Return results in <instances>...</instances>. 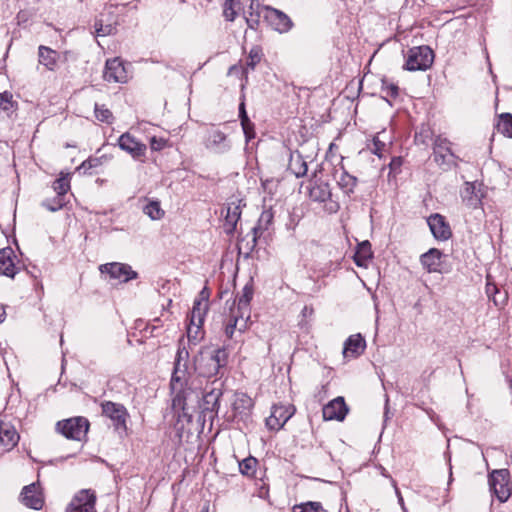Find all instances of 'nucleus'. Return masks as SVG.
<instances>
[{
  "label": "nucleus",
  "instance_id": "nucleus-12",
  "mask_svg": "<svg viewBox=\"0 0 512 512\" xmlns=\"http://www.w3.org/2000/svg\"><path fill=\"white\" fill-rule=\"evenodd\" d=\"M295 408L292 405L275 404L272 406L271 414L266 419V426L270 430H279L293 416Z\"/></svg>",
  "mask_w": 512,
  "mask_h": 512
},
{
  "label": "nucleus",
  "instance_id": "nucleus-16",
  "mask_svg": "<svg viewBox=\"0 0 512 512\" xmlns=\"http://www.w3.org/2000/svg\"><path fill=\"white\" fill-rule=\"evenodd\" d=\"M17 256L12 248L7 247L0 250V275L14 278L20 271L21 266L16 262Z\"/></svg>",
  "mask_w": 512,
  "mask_h": 512
},
{
  "label": "nucleus",
  "instance_id": "nucleus-37",
  "mask_svg": "<svg viewBox=\"0 0 512 512\" xmlns=\"http://www.w3.org/2000/svg\"><path fill=\"white\" fill-rule=\"evenodd\" d=\"M371 256L372 252L370 243L368 241H363L358 245L354 260L358 266H363L365 265V261L371 258Z\"/></svg>",
  "mask_w": 512,
  "mask_h": 512
},
{
  "label": "nucleus",
  "instance_id": "nucleus-30",
  "mask_svg": "<svg viewBox=\"0 0 512 512\" xmlns=\"http://www.w3.org/2000/svg\"><path fill=\"white\" fill-rule=\"evenodd\" d=\"M288 169L297 178L303 177L307 174L308 166L303 156L299 152H291L289 158Z\"/></svg>",
  "mask_w": 512,
  "mask_h": 512
},
{
  "label": "nucleus",
  "instance_id": "nucleus-50",
  "mask_svg": "<svg viewBox=\"0 0 512 512\" xmlns=\"http://www.w3.org/2000/svg\"><path fill=\"white\" fill-rule=\"evenodd\" d=\"M188 359H189L188 350L185 347H179L177 350L175 363L182 362V363L188 364Z\"/></svg>",
  "mask_w": 512,
  "mask_h": 512
},
{
  "label": "nucleus",
  "instance_id": "nucleus-53",
  "mask_svg": "<svg viewBox=\"0 0 512 512\" xmlns=\"http://www.w3.org/2000/svg\"><path fill=\"white\" fill-rule=\"evenodd\" d=\"M220 395H221V393L211 392L204 396V401L206 403H210L211 401H213V406H212L211 410H215V407L218 405V399H219Z\"/></svg>",
  "mask_w": 512,
  "mask_h": 512
},
{
  "label": "nucleus",
  "instance_id": "nucleus-28",
  "mask_svg": "<svg viewBox=\"0 0 512 512\" xmlns=\"http://www.w3.org/2000/svg\"><path fill=\"white\" fill-rule=\"evenodd\" d=\"M253 285L251 283H247L240 295L237 296V311L238 313H242V316H246V319H250V301L253 298Z\"/></svg>",
  "mask_w": 512,
  "mask_h": 512
},
{
  "label": "nucleus",
  "instance_id": "nucleus-18",
  "mask_svg": "<svg viewBox=\"0 0 512 512\" xmlns=\"http://www.w3.org/2000/svg\"><path fill=\"white\" fill-rule=\"evenodd\" d=\"M481 184L477 182H466L461 191V198L463 203L472 209L478 208L482 204L484 193Z\"/></svg>",
  "mask_w": 512,
  "mask_h": 512
},
{
  "label": "nucleus",
  "instance_id": "nucleus-49",
  "mask_svg": "<svg viewBox=\"0 0 512 512\" xmlns=\"http://www.w3.org/2000/svg\"><path fill=\"white\" fill-rule=\"evenodd\" d=\"M167 144V141L163 138H157V137H152L150 139V148L153 150V151H160L162 150Z\"/></svg>",
  "mask_w": 512,
  "mask_h": 512
},
{
  "label": "nucleus",
  "instance_id": "nucleus-54",
  "mask_svg": "<svg viewBox=\"0 0 512 512\" xmlns=\"http://www.w3.org/2000/svg\"><path fill=\"white\" fill-rule=\"evenodd\" d=\"M391 485L393 486V488H394V490H395V494H396V496H397L398 503L400 504V506H401L402 510H403L404 512H407L406 507H405V504H404L403 497H402L401 492H400V490H399V488H398V486H397V482H396V480L391 479Z\"/></svg>",
  "mask_w": 512,
  "mask_h": 512
},
{
  "label": "nucleus",
  "instance_id": "nucleus-39",
  "mask_svg": "<svg viewBox=\"0 0 512 512\" xmlns=\"http://www.w3.org/2000/svg\"><path fill=\"white\" fill-rule=\"evenodd\" d=\"M293 512H326L320 502L308 501L296 504L292 508Z\"/></svg>",
  "mask_w": 512,
  "mask_h": 512
},
{
  "label": "nucleus",
  "instance_id": "nucleus-38",
  "mask_svg": "<svg viewBox=\"0 0 512 512\" xmlns=\"http://www.w3.org/2000/svg\"><path fill=\"white\" fill-rule=\"evenodd\" d=\"M262 53L260 48L253 47L247 57L243 73L247 74L249 70H254L256 65L261 61Z\"/></svg>",
  "mask_w": 512,
  "mask_h": 512
},
{
  "label": "nucleus",
  "instance_id": "nucleus-44",
  "mask_svg": "<svg viewBox=\"0 0 512 512\" xmlns=\"http://www.w3.org/2000/svg\"><path fill=\"white\" fill-rule=\"evenodd\" d=\"M94 112L97 120L108 124L113 122L112 112L104 105L95 104Z\"/></svg>",
  "mask_w": 512,
  "mask_h": 512
},
{
  "label": "nucleus",
  "instance_id": "nucleus-36",
  "mask_svg": "<svg viewBox=\"0 0 512 512\" xmlns=\"http://www.w3.org/2000/svg\"><path fill=\"white\" fill-rule=\"evenodd\" d=\"M272 218L273 216L269 211H264L261 214L258 224L252 229L254 244L256 243L257 238L260 237V235L263 233V231L267 229L268 224H270Z\"/></svg>",
  "mask_w": 512,
  "mask_h": 512
},
{
  "label": "nucleus",
  "instance_id": "nucleus-34",
  "mask_svg": "<svg viewBox=\"0 0 512 512\" xmlns=\"http://www.w3.org/2000/svg\"><path fill=\"white\" fill-rule=\"evenodd\" d=\"M143 213L151 220H160L164 217V210L161 208L160 202L157 200L149 201L143 207Z\"/></svg>",
  "mask_w": 512,
  "mask_h": 512
},
{
  "label": "nucleus",
  "instance_id": "nucleus-25",
  "mask_svg": "<svg viewBox=\"0 0 512 512\" xmlns=\"http://www.w3.org/2000/svg\"><path fill=\"white\" fill-rule=\"evenodd\" d=\"M253 406L254 402L252 398L246 393H235L232 408L236 415L240 416L241 418L248 417Z\"/></svg>",
  "mask_w": 512,
  "mask_h": 512
},
{
  "label": "nucleus",
  "instance_id": "nucleus-47",
  "mask_svg": "<svg viewBox=\"0 0 512 512\" xmlns=\"http://www.w3.org/2000/svg\"><path fill=\"white\" fill-rule=\"evenodd\" d=\"M235 0H225L223 5V16L227 21H233L237 15Z\"/></svg>",
  "mask_w": 512,
  "mask_h": 512
},
{
  "label": "nucleus",
  "instance_id": "nucleus-32",
  "mask_svg": "<svg viewBox=\"0 0 512 512\" xmlns=\"http://www.w3.org/2000/svg\"><path fill=\"white\" fill-rule=\"evenodd\" d=\"M241 211L240 206L234 203L229 204L227 207V213L225 216L226 226H228L227 231L233 232L236 228V224L240 219Z\"/></svg>",
  "mask_w": 512,
  "mask_h": 512
},
{
  "label": "nucleus",
  "instance_id": "nucleus-19",
  "mask_svg": "<svg viewBox=\"0 0 512 512\" xmlns=\"http://www.w3.org/2000/svg\"><path fill=\"white\" fill-rule=\"evenodd\" d=\"M205 147L215 153L227 152L231 145L225 133L218 129H210L205 138Z\"/></svg>",
  "mask_w": 512,
  "mask_h": 512
},
{
  "label": "nucleus",
  "instance_id": "nucleus-2",
  "mask_svg": "<svg viewBox=\"0 0 512 512\" xmlns=\"http://www.w3.org/2000/svg\"><path fill=\"white\" fill-rule=\"evenodd\" d=\"M227 357L225 349L203 347L194 357V369L203 377L218 376L227 364Z\"/></svg>",
  "mask_w": 512,
  "mask_h": 512
},
{
  "label": "nucleus",
  "instance_id": "nucleus-15",
  "mask_svg": "<svg viewBox=\"0 0 512 512\" xmlns=\"http://www.w3.org/2000/svg\"><path fill=\"white\" fill-rule=\"evenodd\" d=\"M264 17L267 22L279 33H286L293 26V23L288 15L272 7L265 6Z\"/></svg>",
  "mask_w": 512,
  "mask_h": 512
},
{
  "label": "nucleus",
  "instance_id": "nucleus-33",
  "mask_svg": "<svg viewBox=\"0 0 512 512\" xmlns=\"http://www.w3.org/2000/svg\"><path fill=\"white\" fill-rule=\"evenodd\" d=\"M337 183L343 192L349 195L354 192V188L357 184V178L343 170L337 179Z\"/></svg>",
  "mask_w": 512,
  "mask_h": 512
},
{
  "label": "nucleus",
  "instance_id": "nucleus-55",
  "mask_svg": "<svg viewBox=\"0 0 512 512\" xmlns=\"http://www.w3.org/2000/svg\"><path fill=\"white\" fill-rule=\"evenodd\" d=\"M486 294L491 299L494 295L500 294L499 289L497 286L489 281V277H487V284H486Z\"/></svg>",
  "mask_w": 512,
  "mask_h": 512
},
{
  "label": "nucleus",
  "instance_id": "nucleus-62",
  "mask_svg": "<svg viewBox=\"0 0 512 512\" xmlns=\"http://www.w3.org/2000/svg\"><path fill=\"white\" fill-rule=\"evenodd\" d=\"M5 318V311L3 308L0 307V323L4 321Z\"/></svg>",
  "mask_w": 512,
  "mask_h": 512
},
{
  "label": "nucleus",
  "instance_id": "nucleus-10",
  "mask_svg": "<svg viewBox=\"0 0 512 512\" xmlns=\"http://www.w3.org/2000/svg\"><path fill=\"white\" fill-rule=\"evenodd\" d=\"M95 504V492L91 489H82L74 495L66 507V512H96Z\"/></svg>",
  "mask_w": 512,
  "mask_h": 512
},
{
  "label": "nucleus",
  "instance_id": "nucleus-46",
  "mask_svg": "<svg viewBox=\"0 0 512 512\" xmlns=\"http://www.w3.org/2000/svg\"><path fill=\"white\" fill-rule=\"evenodd\" d=\"M381 92L384 94L383 98L391 97L396 98L398 96L399 88L396 84L387 80H382Z\"/></svg>",
  "mask_w": 512,
  "mask_h": 512
},
{
  "label": "nucleus",
  "instance_id": "nucleus-22",
  "mask_svg": "<svg viewBox=\"0 0 512 512\" xmlns=\"http://www.w3.org/2000/svg\"><path fill=\"white\" fill-rule=\"evenodd\" d=\"M348 407L343 397L339 396L331 400L323 407L322 413L325 420L342 421L348 413Z\"/></svg>",
  "mask_w": 512,
  "mask_h": 512
},
{
  "label": "nucleus",
  "instance_id": "nucleus-61",
  "mask_svg": "<svg viewBox=\"0 0 512 512\" xmlns=\"http://www.w3.org/2000/svg\"><path fill=\"white\" fill-rule=\"evenodd\" d=\"M381 475H383L386 478H389L390 480L393 479L384 467H381Z\"/></svg>",
  "mask_w": 512,
  "mask_h": 512
},
{
  "label": "nucleus",
  "instance_id": "nucleus-24",
  "mask_svg": "<svg viewBox=\"0 0 512 512\" xmlns=\"http://www.w3.org/2000/svg\"><path fill=\"white\" fill-rule=\"evenodd\" d=\"M19 434L15 427L3 420H0V446L5 450L10 451L14 448L19 441Z\"/></svg>",
  "mask_w": 512,
  "mask_h": 512
},
{
  "label": "nucleus",
  "instance_id": "nucleus-41",
  "mask_svg": "<svg viewBox=\"0 0 512 512\" xmlns=\"http://www.w3.org/2000/svg\"><path fill=\"white\" fill-rule=\"evenodd\" d=\"M257 459L254 457H247L239 462V470L241 474L252 476L256 472Z\"/></svg>",
  "mask_w": 512,
  "mask_h": 512
},
{
  "label": "nucleus",
  "instance_id": "nucleus-21",
  "mask_svg": "<svg viewBox=\"0 0 512 512\" xmlns=\"http://www.w3.org/2000/svg\"><path fill=\"white\" fill-rule=\"evenodd\" d=\"M21 502L34 510L42 509L44 498L37 483L25 486L20 494Z\"/></svg>",
  "mask_w": 512,
  "mask_h": 512
},
{
  "label": "nucleus",
  "instance_id": "nucleus-56",
  "mask_svg": "<svg viewBox=\"0 0 512 512\" xmlns=\"http://www.w3.org/2000/svg\"><path fill=\"white\" fill-rule=\"evenodd\" d=\"M249 12L262 13L265 12V7L261 6L258 0H250V5L248 8Z\"/></svg>",
  "mask_w": 512,
  "mask_h": 512
},
{
  "label": "nucleus",
  "instance_id": "nucleus-27",
  "mask_svg": "<svg viewBox=\"0 0 512 512\" xmlns=\"http://www.w3.org/2000/svg\"><path fill=\"white\" fill-rule=\"evenodd\" d=\"M248 320L246 316H242V313H238L234 308L231 309L230 319L225 326V335L227 338L231 339L236 329L239 332H244L248 327Z\"/></svg>",
  "mask_w": 512,
  "mask_h": 512
},
{
  "label": "nucleus",
  "instance_id": "nucleus-51",
  "mask_svg": "<svg viewBox=\"0 0 512 512\" xmlns=\"http://www.w3.org/2000/svg\"><path fill=\"white\" fill-rule=\"evenodd\" d=\"M385 146H386L385 143L380 141L378 139V137H374L373 138V147L371 148V151L375 155L381 157L382 156V151L385 149Z\"/></svg>",
  "mask_w": 512,
  "mask_h": 512
},
{
  "label": "nucleus",
  "instance_id": "nucleus-60",
  "mask_svg": "<svg viewBox=\"0 0 512 512\" xmlns=\"http://www.w3.org/2000/svg\"><path fill=\"white\" fill-rule=\"evenodd\" d=\"M238 71H239V68L236 65H233L229 68L228 74L232 75V74L238 73Z\"/></svg>",
  "mask_w": 512,
  "mask_h": 512
},
{
  "label": "nucleus",
  "instance_id": "nucleus-4",
  "mask_svg": "<svg viewBox=\"0 0 512 512\" xmlns=\"http://www.w3.org/2000/svg\"><path fill=\"white\" fill-rule=\"evenodd\" d=\"M89 426L87 418L78 416L58 421L56 431L67 439L82 441L88 433Z\"/></svg>",
  "mask_w": 512,
  "mask_h": 512
},
{
  "label": "nucleus",
  "instance_id": "nucleus-42",
  "mask_svg": "<svg viewBox=\"0 0 512 512\" xmlns=\"http://www.w3.org/2000/svg\"><path fill=\"white\" fill-rule=\"evenodd\" d=\"M53 189L57 195L64 197L70 189V181L68 178V174L66 176H63V173H61V176L54 181Z\"/></svg>",
  "mask_w": 512,
  "mask_h": 512
},
{
  "label": "nucleus",
  "instance_id": "nucleus-57",
  "mask_svg": "<svg viewBox=\"0 0 512 512\" xmlns=\"http://www.w3.org/2000/svg\"><path fill=\"white\" fill-rule=\"evenodd\" d=\"M491 299H492L493 303L495 304V306L502 307L507 301V295H506V293L500 292V294L494 295Z\"/></svg>",
  "mask_w": 512,
  "mask_h": 512
},
{
  "label": "nucleus",
  "instance_id": "nucleus-48",
  "mask_svg": "<svg viewBox=\"0 0 512 512\" xmlns=\"http://www.w3.org/2000/svg\"><path fill=\"white\" fill-rule=\"evenodd\" d=\"M241 125H242V128H243V131H244V134L246 136V140L247 141H249V140H251L252 138L255 137L254 125L250 121V119H248V122H241Z\"/></svg>",
  "mask_w": 512,
  "mask_h": 512
},
{
  "label": "nucleus",
  "instance_id": "nucleus-13",
  "mask_svg": "<svg viewBox=\"0 0 512 512\" xmlns=\"http://www.w3.org/2000/svg\"><path fill=\"white\" fill-rule=\"evenodd\" d=\"M208 304L202 300H195L190 315V324L187 328V335L189 339L197 340L198 332L204 321V316L207 312Z\"/></svg>",
  "mask_w": 512,
  "mask_h": 512
},
{
  "label": "nucleus",
  "instance_id": "nucleus-14",
  "mask_svg": "<svg viewBox=\"0 0 512 512\" xmlns=\"http://www.w3.org/2000/svg\"><path fill=\"white\" fill-rule=\"evenodd\" d=\"M100 271L109 274L111 278L121 282H128L137 277V273L132 270L130 265L118 262L101 265Z\"/></svg>",
  "mask_w": 512,
  "mask_h": 512
},
{
  "label": "nucleus",
  "instance_id": "nucleus-45",
  "mask_svg": "<svg viewBox=\"0 0 512 512\" xmlns=\"http://www.w3.org/2000/svg\"><path fill=\"white\" fill-rule=\"evenodd\" d=\"M65 205L64 197L56 195L51 199H46L42 202V206L51 212L60 210Z\"/></svg>",
  "mask_w": 512,
  "mask_h": 512
},
{
  "label": "nucleus",
  "instance_id": "nucleus-9",
  "mask_svg": "<svg viewBox=\"0 0 512 512\" xmlns=\"http://www.w3.org/2000/svg\"><path fill=\"white\" fill-rule=\"evenodd\" d=\"M118 24V15L114 8L110 6L96 17L94 22L95 35L99 37L114 34Z\"/></svg>",
  "mask_w": 512,
  "mask_h": 512
},
{
  "label": "nucleus",
  "instance_id": "nucleus-58",
  "mask_svg": "<svg viewBox=\"0 0 512 512\" xmlns=\"http://www.w3.org/2000/svg\"><path fill=\"white\" fill-rule=\"evenodd\" d=\"M239 116H240L241 122H248L249 118L246 114L245 105L243 102L239 106Z\"/></svg>",
  "mask_w": 512,
  "mask_h": 512
},
{
  "label": "nucleus",
  "instance_id": "nucleus-35",
  "mask_svg": "<svg viewBox=\"0 0 512 512\" xmlns=\"http://www.w3.org/2000/svg\"><path fill=\"white\" fill-rule=\"evenodd\" d=\"M497 130L505 137L512 138V114L502 113L499 115Z\"/></svg>",
  "mask_w": 512,
  "mask_h": 512
},
{
  "label": "nucleus",
  "instance_id": "nucleus-20",
  "mask_svg": "<svg viewBox=\"0 0 512 512\" xmlns=\"http://www.w3.org/2000/svg\"><path fill=\"white\" fill-rule=\"evenodd\" d=\"M427 223L432 235L437 240L445 241L452 236L450 225L445 220L444 216L438 213L432 214L428 217Z\"/></svg>",
  "mask_w": 512,
  "mask_h": 512
},
{
  "label": "nucleus",
  "instance_id": "nucleus-59",
  "mask_svg": "<svg viewBox=\"0 0 512 512\" xmlns=\"http://www.w3.org/2000/svg\"><path fill=\"white\" fill-rule=\"evenodd\" d=\"M208 297H209V293L207 292V289L204 288L200 292V299L199 300H202L203 302H206L208 304Z\"/></svg>",
  "mask_w": 512,
  "mask_h": 512
},
{
  "label": "nucleus",
  "instance_id": "nucleus-6",
  "mask_svg": "<svg viewBox=\"0 0 512 512\" xmlns=\"http://www.w3.org/2000/svg\"><path fill=\"white\" fill-rule=\"evenodd\" d=\"M433 158L436 164L443 170H450L457 166L459 160L450 147V142L438 137L434 142Z\"/></svg>",
  "mask_w": 512,
  "mask_h": 512
},
{
  "label": "nucleus",
  "instance_id": "nucleus-26",
  "mask_svg": "<svg viewBox=\"0 0 512 512\" xmlns=\"http://www.w3.org/2000/svg\"><path fill=\"white\" fill-rule=\"evenodd\" d=\"M365 347V339L360 334L351 335L345 341L343 355L344 357L356 358L364 351Z\"/></svg>",
  "mask_w": 512,
  "mask_h": 512
},
{
  "label": "nucleus",
  "instance_id": "nucleus-29",
  "mask_svg": "<svg viewBox=\"0 0 512 512\" xmlns=\"http://www.w3.org/2000/svg\"><path fill=\"white\" fill-rule=\"evenodd\" d=\"M39 63L48 70L53 71L56 68L59 54L51 48L41 45L38 48Z\"/></svg>",
  "mask_w": 512,
  "mask_h": 512
},
{
  "label": "nucleus",
  "instance_id": "nucleus-17",
  "mask_svg": "<svg viewBox=\"0 0 512 512\" xmlns=\"http://www.w3.org/2000/svg\"><path fill=\"white\" fill-rule=\"evenodd\" d=\"M103 78L107 82L124 83L127 81V72L119 58L106 61Z\"/></svg>",
  "mask_w": 512,
  "mask_h": 512
},
{
  "label": "nucleus",
  "instance_id": "nucleus-11",
  "mask_svg": "<svg viewBox=\"0 0 512 512\" xmlns=\"http://www.w3.org/2000/svg\"><path fill=\"white\" fill-rule=\"evenodd\" d=\"M118 146L121 150L128 153L134 160L143 161L147 146L137 140L129 132H125L118 138Z\"/></svg>",
  "mask_w": 512,
  "mask_h": 512
},
{
  "label": "nucleus",
  "instance_id": "nucleus-5",
  "mask_svg": "<svg viewBox=\"0 0 512 512\" xmlns=\"http://www.w3.org/2000/svg\"><path fill=\"white\" fill-rule=\"evenodd\" d=\"M433 60L434 53L430 47L425 45L413 47L407 52L403 68L408 71H424L432 65Z\"/></svg>",
  "mask_w": 512,
  "mask_h": 512
},
{
  "label": "nucleus",
  "instance_id": "nucleus-23",
  "mask_svg": "<svg viewBox=\"0 0 512 512\" xmlns=\"http://www.w3.org/2000/svg\"><path fill=\"white\" fill-rule=\"evenodd\" d=\"M443 254L437 248H431L420 256V263L428 273H442Z\"/></svg>",
  "mask_w": 512,
  "mask_h": 512
},
{
  "label": "nucleus",
  "instance_id": "nucleus-7",
  "mask_svg": "<svg viewBox=\"0 0 512 512\" xmlns=\"http://www.w3.org/2000/svg\"><path fill=\"white\" fill-rule=\"evenodd\" d=\"M490 489L500 502H506L511 496L510 472L508 469L494 470L489 475Z\"/></svg>",
  "mask_w": 512,
  "mask_h": 512
},
{
  "label": "nucleus",
  "instance_id": "nucleus-31",
  "mask_svg": "<svg viewBox=\"0 0 512 512\" xmlns=\"http://www.w3.org/2000/svg\"><path fill=\"white\" fill-rule=\"evenodd\" d=\"M16 109L17 103L13 101L12 94L0 93V118H10Z\"/></svg>",
  "mask_w": 512,
  "mask_h": 512
},
{
  "label": "nucleus",
  "instance_id": "nucleus-52",
  "mask_svg": "<svg viewBox=\"0 0 512 512\" xmlns=\"http://www.w3.org/2000/svg\"><path fill=\"white\" fill-rule=\"evenodd\" d=\"M260 15H261V13L254 14V12H249V16L246 17V22L250 28H252V29L257 28V26L259 24Z\"/></svg>",
  "mask_w": 512,
  "mask_h": 512
},
{
  "label": "nucleus",
  "instance_id": "nucleus-43",
  "mask_svg": "<svg viewBox=\"0 0 512 512\" xmlns=\"http://www.w3.org/2000/svg\"><path fill=\"white\" fill-rule=\"evenodd\" d=\"M103 157H90L87 160L83 161L81 165L77 168L78 171L83 170L84 174H92L90 170L94 168H98L103 164Z\"/></svg>",
  "mask_w": 512,
  "mask_h": 512
},
{
  "label": "nucleus",
  "instance_id": "nucleus-8",
  "mask_svg": "<svg viewBox=\"0 0 512 512\" xmlns=\"http://www.w3.org/2000/svg\"><path fill=\"white\" fill-rule=\"evenodd\" d=\"M102 414L108 417L116 430H127L128 411L123 404L112 401H104L101 403Z\"/></svg>",
  "mask_w": 512,
  "mask_h": 512
},
{
  "label": "nucleus",
  "instance_id": "nucleus-1",
  "mask_svg": "<svg viewBox=\"0 0 512 512\" xmlns=\"http://www.w3.org/2000/svg\"><path fill=\"white\" fill-rule=\"evenodd\" d=\"M188 374V364L179 362L174 363V369L171 377L170 387L175 396L172 399V408L178 413V418L192 421V411L199 402V393L186 387Z\"/></svg>",
  "mask_w": 512,
  "mask_h": 512
},
{
  "label": "nucleus",
  "instance_id": "nucleus-3",
  "mask_svg": "<svg viewBox=\"0 0 512 512\" xmlns=\"http://www.w3.org/2000/svg\"><path fill=\"white\" fill-rule=\"evenodd\" d=\"M309 183V198L314 202L325 203V210L330 214L338 212L340 205L337 201L332 200L330 185L317 179L316 172L313 173Z\"/></svg>",
  "mask_w": 512,
  "mask_h": 512
},
{
  "label": "nucleus",
  "instance_id": "nucleus-40",
  "mask_svg": "<svg viewBox=\"0 0 512 512\" xmlns=\"http://www.w3.org/2000/svg\"><path fill=\"white\" fill-rule=\"evenodd\" d=\"M314 314V309L312 306L305 305L301 311V320L298 323V326L301 330L308 332L311 328L310 319Z\"/></svg>",
  "mask_w": 512,
  "mask_h": 512
}]
</instances>
